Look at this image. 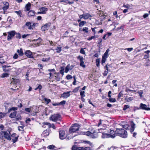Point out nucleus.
<instances>
[{
  "label": "nucleus",
  "mask_w": 150,
  "mask_h": 150,
  "mask_svg": "<svg viewBox=\"0 0 150 150\" xmlns=\"http://www.w3.org/2000/svg\"><path fill=\"white\" fill-rule=\"evenodd\" d=\"M0 138L2 139H6L8 140L11 139L10 135V132L9 131H1L0 132Z\"/></svg>",
  "instance_id": "f257e3e1"
},
{
  "label": "nucleus",
  "mask_w": 150,
  "mask_h": 150,
  "mask_svg": "<svg viewBox=\"0 0 150 150\" xmlns=\"http://www.w3.org/2000/svg\"><path fill=\"white\" fill-rule=\"evenodd\" d=\"M116 132L117 135L121 137L126 138L127 137V132L124 129L117 128Z\"/></svg>",
  "instance_id": "f03ea898"
},
{
  "label": "nucleus",
  "mask_w": 150,
  "mask_h": 150,
  "mask_svg": "<svg viewBox=\"0 0 150 150\" xmlns=\"http://www.w3.org/2000/svg\"><path fill=\"white\" fill-rule=\"evenodd\" d=\"M50 119L54 122H56L57 121H60L61 120V115L58 114H54L51 116L50 117Z\"/></svg>",
  "instance_id": "7ed1b4c3"
},
{
  "label": "nucleus",
  "mask_w": 150,
  "mask_h": 150,
  "mask_svg": "<svg viewBox=\"0 0 150 150\" xmlns=\"http://www.w3.org/2000/svg\"><path fill=\"white\" fill-rule=\"evenodd\" d=\"M79 128V125L77 124H75L70 127L69 132L70 133H74L78 131Z\"/></svg>",
  "instance_id": "20e7f679"
},
{
  "label": "nucleus",
  "mask_w": 150,
  "mask_h": 150,
  "mask_svg": "<svg viewBox=\"0 0 150 150\" xmlns=\"http://www.w3.org/2000/svg\"><path fill=\"white\" fill-rule=\"evenodd\" d=\"M8 35L7 37V40L8 41H10L12 38L16 35V32L14 30H13L8 32Z\"/></svg>",
  "instance_id": "39448f33"
},
{
  "label": "nucleus",
  "mask_w": 150,
  "mask_h": 150,
  "mask_svg": "<svg viewBox=\"0 0 150 150\" xmlns=\"http://www.w3.org/2000/svg\"><path fill=\"white\" fill-rule=\"evenodd\" d=\"M77 59H79L80 62V65L83 67V68H85L86 67L85 65L84 64V62L83 61L84 59L83 57L80 55H79L77 57Z\"/></svg>",
  "instance_id": "423d86ee"
},
{
  "label": "nucleus",
  "mask_w": 150,
  "mask_h": 150,
  "mask_svg": "<svg viewBox=\"0 0 150 150\" xmlns=\"http://www.w3.org/2000/svg\"><path fill=\"white\" fill-rule=\"evenodd\" d=\"M25 56L30 58H34V57L33 55L32 52L30 50H26L25 52Z\"/></svg>",
  "instance_id": "0eeeda50"
},
{
  "label": "nucleus",
  "mask_w": 150,
  "mask_h": 150,
  "mask_svg": "<svg viewBox=\"0 0 150 150\" xmlns=\"http://www.w3.org/2000/svg\"><path fill=\"white\" fill-rule=\"evenodd\" d=\"M59 138L62 140L64 139L65 138V132L63 130L59 131Z\"/></svg>",
  "instance_id": "6e6552de"
},
{
  "label": "nucleus",
  "mask_w": 150,
  "mask_h": 150,
  "mask_svg": "<svg viewBox=\"0 0 150 150\" xmlns=\"http://www.w3.org/2000/svg\"><path fill=\"white\" fill-rule=\"evenodd\" d=\"M145 104L141 103L140 104L139 108L140 109L144 110H150V108H147Z\"/></svg>",
  "instance_id": "1a4fd4ad"
},
{
  "label": "nucleus",
  "mask_w": 150,
  "mask_h": 150,
  "mask_svg": "<svg viewBox=\"0 0 150 150\" xmlns=\"http://www.w3.org/2000/svg\"><path fill=\"white\" fill-rule=\"evenodd\" d=\"M73 65H70V64H68L66 67L64 72L67 73L69 70H72L74 68Z\"/></svg>",
  "instance_id": "9d476101"
},
{
  "label": "nucleus",
  "mask_w": 150,
  "mask_h": 150,
  "mask_svg": "<svg viewBox=\"0 0 150 150\" xmlns=\"http://www.w3.org/2000/svg\"><path fill=\"white\" fill-rule=\"evenodd\" d=\"M50 23H49L44 25L41 28V29L43 31H44L46 30H47V28H48L50 26Z\"/></svg>",
  "instance_id": "9b49d317"
},
{
  "label": "nucleus",
  "mask_w": 150,
  "mask_h": 150,
  "mask_svg": "<svg viewBox=\"0 0 150 150\" xmlns=\"http://www.w3.org/2000/svg\"><path fill=\"white\" fill-rule=\"evenodd\" d=\"M4 6L2 8V9L4 11H6L8 8L9 6V4L8 2H4L3 3Z\"/></svg>",
  "instance_id": "f8f14e48"
},
{
  "label": "nucleus",
  "mask_w": 150,
  "mask_h": 150,
  "mask_svg": "<svg viewBox=\"0 0 150 150\" xmlns=\"http://www.w3.org/2000/svg\"><path fill=\"white\" fill-rule=\"evenodd\" d=\"M50 130L49 128L44 130L42 134V136L44 137H46L49 135V131Z\"/></svg>",
  "instance_id": "ddd939ff"
},
{
  "label": "nucleus",
  "mask_w": 150,
  "mask_h": 150,
  "mask_svg": "<svg viewBox=\"0 0 150 150\" xmlns=\"http://www.w3.org/2000/svg\"><path fill=\"white\" fill-rule=\"evenodd\" d=\"M110 134H108L110 137L114 138L115 137V133L113 130L110 129Z\"/></svg>",
  "instance_id": "4468645a"
},
{
  "label": "nucleus",
  "mask_w": 150,
  "mask_h": 150,
  "mask_svg": "<svg viewBox=\"0 0 150 150\" xmlns=\"http://www.w3.org/2000/svg\"><path fill=\"white\" fill-rule=\"evenodd\" d=\"M13 80L11 81V83L13 85H17L19 84L20 83V80L19 79H13Z\"/></svg>",
  "instance_id": "2eb2a0df"
},
{
  "label": "nucleus",
  "mask_w": 150,
  "mask_h": 150,
  "mask_svg": "<svg viewBox=\"0 0 150 150\" xmlns=\"http://www.w3.org/2000/svg\"><path fill=\"white\" fill-rule=\"evenodd\" d=\"M51 50H53V51H56L57 53H60L62 50V47L59 45L57 48L54 49H51Z\"/></svg>",
  "instance_id": "dca6fc26"
},
{
  "label": "nucleus",
  "mask_w": 150,
  "mask_h": 150,
  "mask_svg": "<svg viewBox=\"0 0 150 150\" xmlns=\"http://www.w3.org/2000/svg\"><path fill=\"white\" fill-rule=\"evenodd\" d=\"M69 93V92L67 93L64 92L62 94L61 96L63 98H67L70 95Z\"/></svg>",
  "instance_id": "f3484780"
},
{
  "label": "nucleus",
  "mask_w": 150,
  "mask_h": 150,
  "mask_svg": "<svg viewBox=\"0 0 150 150\" xmlns=\"http://www.w3.org/2000/svg\"><path fill=\"white\" fill-rule=\"evenodd\" d=\"M17 113V111H14L11 112L9 115V117L11 118H13L16 117Z\"/></svg>",
  "instance_id": "a211bd4d"
},
{
  "label": "nucleus",
  "mask_w": 150,
  "mask_h": 150,
  "mask_svg": "<svg viewBox=\"0 0 150 150\" xmlns=\"http://www.w3.org/2000/svg\"><path fill=\"white\" fill-rule=\"evenodd\" d=\"M31 23L30 22H27L25 24V25L28 27V28L29 30H31L33 29V28H32Z\"/></svg>",
  "instance_id": "6ab92c4d"
},
{
  "label": "nucleus",
  "mask_w": 150,
  "mask_h": 150,
  "mask_svg": "<svg viewBox=\"0 0 150 150\" xmlns=\"http://www.w3.org/2000/svg\"><path fill=\"white\" fill-rule=\"evenodd\" d=\"M31 23L30 22H27L25 24V25L28 27V28L29 30H31L33 29V28H32Z\"/></svg>",
  "instance_id": "aec40b11"
},
{
  "label": "nucleus",
  "mask_w": 150,
  "mask_h": 150,
  "mask_svg": "<svg viewBox=\"0 0 150 150\" xmlns=\"http://www.w3.org/2000/svg\"><path fill=\"white\" fill-rule=\"evenodd\" d=\"M17 52L20 56H22L24 54V53L23 52V49L22 48L18 49L17 51Z\"/></svg>",
  "instance_id": "412c9836"
},
{
  "label": "nucleus",
  "mask_w": 150,
  "mask_h": 150,
  "mask_svg": "<svg viewBox=\"0 0 150 150\" xmlns=\"http://www.w3.org/2000/svg\"><path fill=\"white\" fill-rule=\"evenodd\" d=\"M28 14L29 17L34 16L35 15V12L34 11L30 10L28 13Z\"/></svg>",
  "instance_id": "4be33fe9"
},
{
  "label": "nucleus",
  "mask_w": 150,
  "mask_h": 150,
  "mask_svg": "<svg viewBox=\"0 0 150 150\" xmlns=\"http://www.w3.org/2000/svg\"><path fill=\"white\" fill-rule=\"evenodd\" d=\"M40 10L42 12V14H45L46 13L45 11L48 10V9L45 7H41L40 8Z\"/></svg>",
  "instance_id": "5701e85b"
},
{
  "label": "nucleus",
  "mask_w": 150,
  "mask_h": 150,
  "mask_svg": "<svg viewBox=\"0 0 150 150\" xmlns=\"http://www.w3.org/2000/svg\"><path fill=\"white\" fill-rule=\"evenodd\" d=\"M31 4L30 3H28L26 5V6H25V8L26 9V10H25V11H29L30 7L31 6Z\"/></svg>",
  "instance_id": "b1692460"
},
{
  "label": "nucleus",
  "mask_w": 150,
  "mask_h": 150,
  "mask_svg": "<svg viewBox=\"0 0 150 150\" xmlns=\"http://www.w3.org/2000/svg\"><path fill=\"white\" fill-rule=\"evenodd\" d=\"M102 135L101 136L102 138H109L110 137H109V134H107L104 132H102Z\"/></svg>",
  "instance_id": "393cba45"
},
{
  "label": "nucleus",
  "mask_w": 150,
  "mask_h": 150,
  "mask_svg": "<svg viewBox=\"0 0 150 150\" xmlns=\"http://www.w3.org/2000/svg\"><path fill=\"white\" fill-rule=\"evenodd\" d=\"M18 110V108L17 107H12L8 110V112H10L13 111H16V110Z\"/></svg>",
  "instance_id": "a878e982"
},
{
  "label": "nucleus",
  "mask_w": 150,
  "mask_h": 150,
  "mask_svg": "<svg viewBox=\"0 0 150 150\" xmlns=\"http://www.w3.org/2000/svg\"><path fill=\"white\" fill-rule=\"evenodd\" d=\"M84 19H87L88 18L90 17H91L92 16L90 14L88 13H84Z\"/></svg>",
  "instance_id": "bb28decb"
},
{
  "label": "nucleus",
  "mask_w": 150,
  "mask_h": 150,
  "mask_svg": "<svg viewBox=\"0 0 150 150\" xmlns=\"http://www.w3.org/2000/svg\"><path fill=\"white\" fill-rule=\"evenodd\" d=\"M15 120L16 121H18L19 120H21V117L20 114H18L16 116Z\"/></svg>",
  "instance_id": "cd10ccee"
},
{
  "label": "nucleus",
  "mask_w": 150,
  "mask_h": 150,
  "mask_svg": "<svg viewBox=\"0 0 150 150\" xmlns=\"http://www.w3.org/2000/svg\"><path fill=\"white\" fill-rule=\"evenodd\" d=\"M130 125L132 128L135 129L136 127V125L133 121H131Z\"/></svg>",
  "instance_id": "c85d7f7f"
},
{
  "label": "nucleus",
  "mask_w": 150,
  "mask_h": 150,
  "mask_svg": "<svg viewBox=\"0 0 150 150\" xmlns=\"http://www.w3.org/2000/svg\"><path fill=\"white\" fill-rule=\"evenodd\" d=\"M14 12L16 13L18 16H19L20 17H21V16L22 15V13L21 11V10H19L18 11H14Z\"/></svg>",
  "instance_id": "c756f323"
},
{
  "label": "nucleus",
  "mask_w": 150,
  "mask_h": 150,
  "mask_svg": "<svg viewBox=\"0 0 150 150\" xmlns=\"http://www.w3.org/2000/svg\"><path fill=\"white\" fill-rule=\"evenodd\" d=\"M9 76V74L7 73H3L1 74V77L2 78H4L8 77Z\"/></svg>",
  "instance_id": "7c9ffc66"
},
{
  "label": "nucleus",
  "mask_w": 150,
  "mask_h": 150,
  "mask_svg": "<svg viewBox=\"0 0 150 150\" xmlns=\"http://www.w3.org/2000/svg\"><path fill=\"white\" fill-rule=\"evenodd\" d=\"M107 58V57H105L104 56H102V61H101L102 64L103 63H104L105 62V61L106 60Z\"/></svg>",
  "instance_id": "2f4dec72"
},
{
  "label": "nucleus",
  "mask_w": 150,
  "mask_h": 150,
  "mask_svg": "<svg viewBox=\"0 0 150 150\" xmlns=\"http://www.w3.org/2000/svg\"><path fill=\"white\" fill-rule=\"evenodd\" d=\"M82 31L85 33H87L88 32V28L87 27H84L82 29Z\"/></svg>",
  "instance_id": "473e14b6"
},
{
  "label": "nucleus",
  "mask_w": 150,
  "mask_h": 150,
  "mask_svg": "<svg viewBox=\"0 0 150 150\" xmlns=\"http://www.w3.org/2000/svg\"><path fill=\"white\" fill-rule=\"evenodd\" d=\"M98 137V135L97 134H93V133H92L90 135V137L93 139L97 138Z\"/></svg>",
  "instance_id": "72a5a7b5"
},
{
  "label": "nucleus",
  "mask_w": 150,
  "mask_h": 150,
  "mask_svg": "<svg viewBox=\"0 0 150 150\" xmlns=\"http://www.w3.org/2000/svg\"><path fill=\"white\" fill-rule=\"evenodd\" d=\"M86 23V22L85 21H81L79 24V27H81L83 26Z\"/></svg>",
  "instance_id": "f704fd0d"
},
{
  "label": "nucleus",
  "mask_w": 150,
  "mask_h": 150,
  "mask_svg": "<svg viewBox=\"0 0 150 150\" xmlns=\"http://www.w3.org/2000/svg\"><path fill=\"white\" fill-rule=\"evenodd\" d=\"M16 38L18 39H20L21 38V35L19 33H16Z\"/></svg>",
  "instance_id": "c9c22d12"
},
{
  "label": "nucleus",
  "mask_w": 150,
  "mask_h": 150,
  "mask_svg": "<svg viewBox=\"0 0 150 150\" xmlns=\"http://www.w3.org/2000/svg\"><path fill=\"white\" fill-rule=\"evenodd\" d=\"M6 115L5 113L4 112H0V119L3 118Z\"/></svg>",
  "instance_id": "e433bc0d"
},
{
  "label": "nucleus",
  "mask_w": 150,
  "mask_h": 150,
  "mask_svg": "<svg viewBox=\"0 0 150 150\" xmlns=\"http://www.w3.org/2000/svg\"><path fill=\"white\" fill-rule=\"evenodd\" d=\"M109 100L110 102H115L116 101V100L114 98H110L109 99Z\"/></svg>",
  "instance_id": "4c0bfd02"
},
{
  "label": "nucleus",
  "mask_w": 150,
  "mask_h": 150,
  "mask_svg": "<svg viewBox=\"0 0 150 150\" xmlns=\"http://www.w3.org/2000/svg\"><path fill=\"white\" fill-rule=\"evenodd\" d=\"M123 7L129 9H131V6L128 4H124L123 6Z\"/></svg>",
  "instance_id": "58836bf2"
},
{
  "label": "nucleus",
  "mask_w": 150,
  "mask_h": 150,
  "mask_svg": "<svg viewBox=\"0 0 150 150\" xmlns=\"http://www.w3.org/2000/svg\"><path fill=\"white\" fill-rule=\"evenodd\" d=\"M109 51L110 50L109 49H108L106 50V52L104 53L103 56L106 57H107Z\"/></svg>",
  "instance_id": "ea45409f"
},
{
  "label": "nucleus",
  "mask_w": 150,
  "mask_h": 150,
  "mask_svg": "<svg viewBox=\"0 0 150 150\" xmlns=\"http://www.w3.org/2000/svg\"><path fill=\"white\" fill-rule=\"evenodd\" d=\"M71 149L72 150H79V147H77L76 145H74L72 146Z\"/></svg>",
  "instance_id": "a19ab883"
},
{
  "label": "nucleus",
  "mask_w": 150,
  "mask_h": 150,
  "mask_svg": "<svg viewBox=\"0 0 150 150\" xmlns=\"http://www.w3.org/2000/svg\"><path fill=\"white\" fill-rule=\"evenodd\" d=\"M80 95L81 97H84L85 96V92L84 91H81L80 93Z\"/></svg>",
  "instance_id": "79ce46f5"
},
{
  "label": "nucleus",
  "mask_w": 150,
  "mask_h": 150,
  "mask_svg": "<svg viewBox=\"0 0 150 150\" xmlns=\"http://www.w3.org/2000/svg\"><path fill=\"white\" fill-rule=\"evenodd\" d=\"M96 63L97 66L99 67L100 64V59H96Z\"/></svg>",
  "instance_id": "37998d69"
},
{
  "label": "nucleus",
  "mask_w": 150,
  "mask_h": 150,
  "mask_svg": "<svg viewBox=\"0 0 150 150\" xmlns=\"http://www.w3.org/2000/svg\"><path fill=\"white\" fill-rule=\"evenodd\" d=\"M84 134L87 136H90L91 135L92 133L90 132V131H88L86 132H84Z\"/></svg>",
  "instance_id": "c03bdc74"
},
{
  "label": "nucleus",
  "mask_w": 150,
  "mask_h": 150,
  "mask_svg": "<svg viewBox=\"0 0 150 150\" xmlns=\"http://www.w3.org/2000/svg\"><path fill=\"white\" fill-rule=\"evenodd\" d=\"M44 100L46 102L47 104L51 102V100L50 99H47L45 98Z\"/></svg>",
  "instance_id": "a18cd8bd"
},
{
  "label": "nucleus",
  "mask_w": 150,
  "mask_h": 150,
  "mask_svg": "<svg viewBox=\"0 0 150 150\" xmlns=\"http://www.w3.org/2000/svg\"><path fill=\"white\" fill-rule=\"evenodd\" d=\"M60 2H63L64 3V5H66L68 4V0H61L60 1Z\"/></svg>",
  "instance_id": "49530a36"
},
{
  "label": "nucleus",
  "mask_w": 150,
  "mask_h": 150,
  "mask_svg": "<svg viewBox=\"0 0 150 150\" xmlns=\"http://www.w3.org/2000/svg\"><path fill=\"white\" fill-rule=\"evenodd\" d=\"M129 107L128 105H124L123 106V110H125L129 108Z\"/></svg>",
  "instance_id": "de8ad7c7"
},
{
  "label": "nucleus",
  "mask_w": 150,
  "mask_h": 150,
  "mask_svg": "<svg viewBox=\"0 0 150 150\" xmlns=\"http://www.w3.org/2000/svg\"><path fill=\"white\" fill-rule=\"evenodd\" d=\"M62 69L60 70V73L62 75L64 74V68L63 67L61 68Z\"/></svg>",
  "instance_id": "09e8293b"
},
{
  "label": "nucleus",
  "mask_w": 150,
  "mask_h": 150,
  "mask_svg": "<svg viewBox=\"0 0 150 150\" xmlns=\"http://www.w3.org/2000/svg\"><path fill=\"white\" fill-rule=\"evenodd\" d=\"M55 146L52 145L48 146L47 148L50 149H53L54 148Z\"/></svg>",
  "instance_id": "8fccbe9b"
},
{
  "label": "nucleus",
  "mask_w": 150,
  "mask_h": 150,
  "mask_svg": "<svg viewBox=\"0 0 150 150\" xmlns=\"http://www.w3.org/2000/svg\"><path fill=\"white\" fill-rule=\"evenodd\" d=\"M18 136L15 137L14 138L12 139V140L13 143H15L17 142L18 140Z\"/></svg>",
  "instance_id": "3c124183"
},
{
  "label": "nucleus",
  "mask_w": 150,
  "mask_h": 150,
  "mask_svg": "<svg viewBox=\"0 0 150 150\" xmlns=\"http://www.w3.org/2000/svg\"><path fill=\"white\" fill-rule=\"evenodd\" d=\"M49 42L50 43V44L51 46H54L55 45V42H54L52 41H50V40H48Z\"/></svg>",
  "instance_id": "603ef678"
},
{
  "label": "nucleus",
  "mask_w": 150,
  "mask_h": 150,
  "mask_svg": "<svg viewBox=\"0 0 150 150\" xmlns=\"http://www.w3.org/2000/svg\"><path fill=\"white\" fill-rule=\"evenodd\" d=\"M34 40L37 41L38 42V43H40L42 42V40L40 38H39L38 39L36 40Z\"/></svg>",
  "instance_id": "864d4df0"
},
{
  "label": "nucleus",
  "mask_w": 150,
  "mask_h": 150,
  "mask_svg": "<svg viewBox=\"0 0 150 150\" xmlns=\"http://www.w3.org/2000/svg\"><path fill=\"white\" fill-rule=\"evenodd\" d=\"M83 143H84V144H89L90 145H91V142L88 141H83Z\"/></svg>",
  "instance_id": "5fc2aeb1"
},
{
  "label": "nucleus",
  "mask_w": 150,
  "mask_h": 150,
  "mask_svg": "<svg viewBox=\"0 0 150 150\" xmlns=\"http://www.w3.org/2000/svg\"><path fill=\"white\" fill-rule=\"evenodd\" d=\"M72 78V76L71 75L68 74L66 76V78L68 80L71 79Z\"/></svg>",
  "instance_id": "6e6d98bb"
},
{
  "label": "nucleus",
  "mask_w": 150,
  "mask_h": 150,
  "mask_svg": "<svg viewBox=\"0 0 150 150\" xmlns=\"http://www.w3.org/2000/svg\"><path fill=\"white\" fill-rule=\"evenodd\" d=\"M108 150H117V148L113 146H112L110 148H108Z\"/></svg>",
  "instance_id": "4d7b16f0"
},
{
  "label": "nucleus",
  "mask_w": 150,
  "mask_h": 150,
  "mask_svg": "<svg viewBox=\"0 0 150 150\" xmlns=\"http://www.w3.org/2000/svg\"><path fill=\"white\" fill-rule=\"evenodd\" d=\"M66 103V101L64 100H62V101H61L59 103V105H64Z\"/></svg>",
  "instance_id": "13d9d810"
},
{
  "label": "nucleus",
  "mask_w": 150,
  "mask_h": 150,
  "mask_svg": "<svg viewBox=\"0 0 150 150\" xmlns=\"http://www.w3.org/2000/svg\"><path fill=\"white\" fill-rule=\"evenodd\" d=\"M96 37L95 36H92L91 37H89L87 39V40L90 41L92 40V39H95Z\"/></svg>",
  "instance_id": "bf43d9fd"
},
{
  "label": "nucleus",
  "mask_w": 150,
  "mask_h": 150,
  "mask_svg": "<svg viewBox=\"0 0 150 150\" xmlns=\"http://www.w3.org/2000/svg\"><path fill=\"white\" fill-rule=\"evenodd\" d=\"M44 125H47L48 126V127L49 128L51 127V124L49 123L48 122H44Z\"/></svg>",
  "instance_id": "052dcab7"
},
{
  "label": "nucleus",
  "mask_w": 150,
  "mask_h": 150,
  "mask_svg": "<svg viewBox=\"0 0 150 150\" xmlns=\"http://www.w3.org/2000/svg\"><path fill=\"white\" fill-rule=\"evenodd\" d=\"M42 88V85L40 84L38 85V87H37V88H35V90H37L38 89H39V90H40Z\"/></svg>",
  "instance_id": "680f3d73"
},
{
  "label": "nucleus",
  "mask_w": 150,
  "mask_h": 150,
  "mask_svg": "<svg viewBox=\"0 0 150 150\" xmlns=\"http://www.w3.org/2000/svg\"><path fill=\"white\" fill-rule=\"evenodd\" d=\"M80 52L81 53L83 54H85V52L83 48H81L80 51Z\"/></svg>",
  "instance_id": "e2e57ef3"
},
{
  "label": "nucleus",
  "mask_w": 150,
  "mask_h": 150,
  "mask_svg": "<svg viewBox=\"0 0 150 150\" xmlns=\"http://www.w3.org/2000/svg\"><path fill=\"white\" fill-rule=\"evenodd\" d=\"M80 86H79L78 87H76L75 88L73 91V92H77L79 90V88H80Z\"/></svg>",
  "instance_id": "0e129e2a"
},
{
  "label": "nucleus",
  "mask_w": 150,
  "mask_h": 150,
  "mask_svg": "<svg viewBox=\"0 0 150 150\" xmlns=\"http://www.w3.org/2000/svg\"><path fill=\"white\" fill-rule=\"evenodd\" d=\"M25 110L26 112H30L31 111V109L29 108H26L25 109Z\"/></svg>",
  "instance_id": "69168bd1"
},
{
  "label": "nucleus",
  "mask_w": 150,
  "mask_h": 150,
  "mask_svg": "<svg viewBox=\"0 0 150 150\" xmlns=\"http://www.w3.org/2000/svg\"><path fill=\"white\" fill-rule=\"evenodd\" d=\"M18 54H17L16 53L14 54V56H13V58L14 59H16L18 58Z\"/></svg>",
  "instance_id": "338daca9"
},
{
  "label": "nucleus",
  "mask_w": 150,
  "mask_h": 150,
  "mask_svg": "<svg viewBox=\"0 0 150 150\" xmlns=\"http://www.w3.org/2000/svg\"><path fill=\"white\" fill-rule=\"evenodd\" d=\"M84 150H91V148L90 147H84Z\"/></svg>",
  "instance_id": "774afa93"
}]
</instances>
